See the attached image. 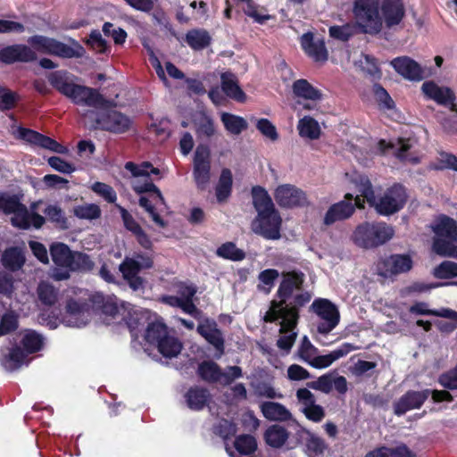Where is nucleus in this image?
I'll use <instances>...</instances> for the list:
<instances>
[{"mask_svg": "<svg viewBox=\"0 0 457 457\" xmlns=\"http://www.w3.org/2000/svg\"><path fill=\"white\" fill-rule=\"evenodd\" d=\"M306 386L308 388L328 394L333 388V377L330 373H327L319 377L315 381L308 382Z\"/></svg>", "mask_w": 457, "mask_h": 457, "instance_id": "0e129e2a", "label": "nucleus"}, {"mask_svg": "<svg viewBox=\"0 0 457 457\" xmlns=\"http://www.w3.org/2000/svg\"><path fill=\"white\" fill-rule=\"evenodd\" d=\"M355 211L353 203L340 201L332 204L327 211L323 222L325 225L329 226L337 221L344 220L350 218Z\"/></svg>", "mask_w": 457, "mask_h": 457, "instance_id": "a878e982", "label": "nucleus"}, {"mask_svg": "<svg viewBox=\"0 0 457 457\" xmlns=\"http://www.w3.org/2000/svg\"><path fill=\"white\" fill-rule=\"evenodd\" d=\"M293 93L296 97L306 100L318 101L322 97L320 89L314 87L307 79H300L295 80L292 86Z\"/></svg>", "mask_w": 457, "mask_h": 457, "instance_id": "72a5a7b5", "label": "nucleus"}, {"mask_svg": "<svg viewBox=\"0 0 457 457\" xmlns=\"http://www.w3.org/2000/svg\"><path fill=\"white\" fill-rule=\"evenodd\" d=\"M123 320H125L131 336L133 337H137V332L146 328V325L149 322V315L146 312L132 311L129 312Z\"/></svg>", "mask_w": 457, "mask_h": 457, "instance_id": "c9c22d12", "label": "nucleus"}, {"mask_svg": "<svg viewBox=\"0 0 457 457\" xmlns=\"http://www.w3.org/2000/svg\"><path fill=\"white\" fill-rule=\"evenodd\" d=\"M78 105H86L94 108H107L112 104L99 91L87 86L74 83L67 96Z\"/></svg>", "mask_w": 457, "mask_h": 457, "instance_id": "ddd939ff", "label": "nucleus"}, {"mask_svg": "<svg viewBox=\"0 0 457 457\" xmlns=\"http://www.w3.org/2000/svg\"><path fill=\"white\" fill-rule=\"evenodd\" d=\"M301 46L304 53L315 62H326L328 51L323 40H315L312 32L304 33L301 37Z\"/></svg>", "mask_w": 457, "mask_h": 457, "instance_id": "4be33fe9", "label": "nucleus"}, {"mask_svg": "<svg viewBox=\"0 0 457 457\" xmlns=\"http://www.w3.org/2000/svg\"><path fill=\"white\" fill-rule=\"evenodd\" d=\"M435 170H452L457 171V156L452 153L445 151L439 152V158L437 159V163L435 165Z\"/></svg>", "mask_w": 457, "mask_h": 457, "instance_id": "680f3d73", "label": "nucleus"}, {"mask_svg": "<svg viewBox=\"0 0 457 457\" xmlns=\"http://www.w3.org/2000/svg\"><path fill=\"white\" fill-rule=\"evenodd\" d=\"M398 148L396 149L395 154L397 159H399L402 162L410 161L412 163H418L419 159L418 158H408V152L412 147V140L411 138H405V137H399L398 138Z\"/></svg>", "mask_w": 457, "mask_h": 457, "instance_id": "338daca9", "label": "nucleus"}, {"mask_svg": "<svg viewBox=\"0 0 457 457\" xmlns=\"http://www.w3.org/2000/svg\"><path fill=\"white\" fill-rule=\"evenodd\" d=\"M196 374L203 381L209 384H215L220 382L222 370L220 366L213 361H203L197 367Z\"/></svg>", "mask_w": 457, "mask_h": 457, "instance_id": "7c9ffc66", "label": "nucleus"}, {"mask_svg": "<svg viewBox=\"0 0 457 457\" xmlns=\"http://www.w3.org/2000/svg\"><path fill=\"white\" fill-rule=\"evenodd\" d=\"M19 101L20 96L16 92L3 87L0 94V111L5 112L14 109Z\"/></svg>", "mask_w": 457, "mask_h": 457, "instance_id": "13d9d810", "label": "nucleus"}, {"mask_svg": "<svg viewBox=\"0 0 457 457\" xmlns=\"http://www.w3.org/2000/svg\"><path fill=\"white\" fill-rule=\"evenodd\" d=\"M305 275L301 270L282 272V280L276 292V297L270 303V308L263 316L266 323L279 321V333L287 334L293 331L300 319V309L312 299L308 291L294 295L295 290H302Z\"/></svg>", "mask_w": 457, "mask_h": 457, "instance_id": "f257e3e1", "label": "nucleus"}, {"mask_svg": "<svg viewBox=\"0 0 457 457\" xmlns=\"http://www.w3.org/2000/svg\"><path fill=\"white\" fill-rule=\"evenodd\" d=\"M352 183L370 206L375 204V192L372 183L367 175L356 174L353 177Z\"/></svg>", "mask_w": 457, "mask_h": 457, "instance_id": "58836bf2", "label": "nucleus"}, {"mask_svg": "<svg viewBox=\"0 0 457 457\" xmlns=\"http://www.w3.org/2000/svg\"><path fill=\"white\" fill-rule=\"evenodd\" d=\"M73 78V75L64 70L53 71L47 77L50 85L65 96L74 84Z\"/></svg>", "mask_w": 457, "mask_h": 457, "instance_id": "c756f323", "label": "nucleus"}, {"mask_svg": "<svg viewBox=\"0 0 457 457\" xmlns=\"http://www.w3.org/2000/svg\"><path fill=\"white\" fill-rule=\"evenodd\" d=\"M435 278L439 279H450L457 278V262L452 261H444L433 270Z\"/></svg>", "mask_w": 457, "mask_h": 457, "instance_id": "864d4df0", "label": "nucleus"}, {"mask_svg": "<svg viewBox=\"0 0 457 457\" xmlns=\"http://www.w3.org/2000/svg\"><path fill=\"white\" fill-rule=\"evenodd\" d=\"M28 353L20 346L12 347L9 353L5 355L4 360V366L9 370H15L19 369L26 361Z\"/></svg>", "mask_w": 457, "mask_h": 457, "instance_id": "de8ad7c7", "label": "nucleus"}, {"mask_svg": "<svg viewBox=\"0 0 457 457\" xmlns=\"http://www.w3.org/2000/svg\"><path fill=\"white\" fill-rule=\"evenodd\" d=\"M197 333L215 349V357L220 359L225 353V338L214 320L206 319L197 326Z\"/></svg>", "mask_w": 457, "mask_h": 457, "instance_id": "a211bd4d", "label": "nucleus"}, {"mask_svg": "<svg viewBox=\"0 0 457 457\" xmlns=\"http://www.w3.org/2000/svg\"><path fill=\"white\" fill-rule=\"evenodd\" d=\"M93 303V313H101L111 318H116L120 312L117 302L111 296H105L102 293L91 295Z\"/></svg>", "mask_w": 457, "mask_h": 457, "instance_id": "393cba45", "label": "nucleus"}, {"mask_svg": "<svg viewBox=\"0 0 457 457\" xmlns=\"http://www.w3.org/2000/svg\"><path fill=\"white\" fill-rule=\"evenodd\" d=\"M421 92L426 99L457 113L456 95L451 87L439 86L434 80H427L421 86Z\"/></svg>", "mask_w": 457, "mask_h": 457, "instance_id": "4468645a", "label": "nucleus"}, {"mask_svg": "<svg viewBox=\"0 0 457 457\" xmlns=\"http://www.w3.org/2000/svg\"><path fill=\"white\" fill-rule=\"evenodd\" d=\"M91 189L110 204L115 203L117 200L115 190L108 184L97 181L92 185Z\"/></svg>", "mask_w": 457, "mask_h": 457, "instance_id": "e2e57ef3", "label": "nucleus"}, {"mask_svg": "<svg viewBox=\"0 0 457 457\" xmlns=\"http://www.w3.org/2000/svg\"><path fill=\"white\" fill-rule=\"evenodd\" d=\"M289 433L287 429L281 425H271L264 433L266 444L273 448H280L287 441Z\"/></svg>", "mask_w": 457, "mask_h": 457, "instance_id": "f704fd0d", "label": "nucleus"}, {"mask_svg": "<svg viewBox=\"0 0 457 457\" xmlns=\"http://www.w3.org/2000/svg\"><path fill=\"white\" fill-rule=\"evenodd\" d=\"M85 43L97 54H107L111 51V46L108 45L107 41L103 38L102 34L97 29H93L90 32Z\"/></svg>", "mask_w": 457, "mask_h": 457, "instance_id": "3c124183", "label": "nucleus"}, {"mask_svg": "<svg viewBox=\"0 0 457 457\" xmlns=\"http://www.w3.org/2000/svg\"><path fill=\"white\" fill-rule=\"evenodd\" d=\"M2 262L5 268L16 271L24 265L25 258L19 248L10 247L4 252Z\"/></svg>", "mask_w": 457, "mask_h": 457, "instance_id": "37998d69", "label": "nucleus"}, {"mask_svg": "<svg viewBox=\"0 0 457 457\" xmlns=\"http://www.w3.org/2000/svg\"><path fill=\"white\" fill-rule=\"evenodd\" d=\"M392 226L386 222H363L353 233L354 244L364 249H373L388 242L394 236Z\"/></svg>", "mask_w": 457, "mask_h": 457, "instance_id": "39448f33", "label": "nucleus"}, {"mask_svg": "<svg viewBox=\"0 0 457 457\" xmlns=\"http://www.w3.org/2000/svg\"><path fill=\"white\" fill-rule=\"evenodd\" d=\"M354 27L346 23L342 26L334 25L328 29L329 36L335 39L346 42L354 35Z\"/></svg>", "mask_w": 457, "mask_h": 457, "instance_id": "052dcab7", "label": "nucleus"}, {"mask_svg": "<svg viewBox=\"0 0 457 457\" xmlns=\"http://www.w3.org/2000/svg\"><path fill=\"white\" fill-rule=\"evenodd\" d=\"M27 41L29 46L12 45L15 62H33L37 60V52L62 59L81 58L86 54L83 46L71 37L69 38L70 45L43 35L31 36Z\"/></svg>", "mask_w": 457, "mask_h": 457, "instance_id": "7ed1b4c3", "label": "nucleus"}, {"mask_svg": "<svg viewBox=\"0 0 457 457\" xmlns=\"http://www.w3.org/2000/svg\"><path fill=\"white\" fill-rule=\"evenodd\" d=\"M233 177L231 170L224 168L221 170L218 184L216 186V198L219 203L225 202L231 195Z\"/></svg>", "mask_w": 457, "mask_h": 457, "instance_id": "ea45409f", "label": "nucleus"}, {"mask_svg": "<svg viewBox=\"0 0 457 457\" xmlns=\"http://www.w3.org/2000/svg\"><path fill=\"white\" fill-rule=\"evenodd\" d=\"M22 349L28 353H36L43 347L44 341L41 335L35 331L26 333L21 341Z\"/></svg>", "mask_w": 457, "mask_h": 457, "instance_id": "09e8293b", "label": "nucleus"}, {"mask_svg": "<svg viewBox=\"0 0 457 457\" xmlns=\"http://www.w3.org/2000/svg\"><path fill=\"white\" fill-rule=\"evenodd\" d=\"M430 395V389L408 390L394 403V413L400 417L413 409H420Z\"/></svg>", "mask_w": 457, "mask_h": 457, "instance_id": "aec40b11", "label": "nucleus"}, {"mask_svg": "<svg viewBox=\"0 0 457 457\" xmlns=\"http://www.w3.org/2000/svg\"><path fill=\"white\" fill-rule=\"evenodd\" d=\"M184 398L187 406L190 410L199 411L208 406L212 400V395L206 387L193 386L187 389L184 395Z\"/></svg>", "mask_w": 457, "mask_h": 457, "instance_id": "b1692460", "label": "nucleus"}, {"mask_svg": "<svg viewBox=\"0 0 457 457\" xmlns=\"http://www.w3.org/2000/svg\"><path fill=\"white\" fill-rule=\"evenodd\" d=\"M193 178L196 187L204 191L211 180V151L208 145H199L193 160Z\"/></svg>", "mask_w": 457, "mask_h": 457, "instance_id": "f8f14e48", "label": "nucleus"}, {"mask_svg": "<svg viewBox=\"0 0 457 457\" xmlns=\"http://www.w3.org/2000/svg\"><path fill=\"white\" fill-rule=\"evenodd\" d=\"M221 90L229 98L244 103L246 100V95L238 85L237 79L231 72L221 74Z\"/></svg>", "mask_w": 457, "mask_h": 457, "instance_id": "cd10ccee", "label": "nucleus"}, {"mask_svg": "<svg viewBox=\"0 0 457 457\" xmlns=\"http://www.w3.org/2000/svg\"><path fill=\"white\" fill-rule=\"evenodd\" d=\"M311 309L323 320L317 326L319 333L328 335L338 325L340 320L339 311L336 304L328 299H315L311 305Z\"/></svg>", "mask_w": 457, "mask_h": 457, "instance_id": "9b49d317", "label": "nucleus"}, {"mask_svg": "<svg viewBox=\"0 0 457 457\" xmlns=\"http://www.w3.org/2000/svg\"><path fill=\"white\" fill-rule=\"evenodd\" d=\"M263 416L269 420L287 421L291 419V412L281 403L264 402L261 404Z\"/></svg>", "mask_w": 457, "mask_h": 457, "instance_id": "2f4dec72", "label": "nucleus"}, {"mask_svg": "<svg viewBox=\"0 0 457 457\" xmlns=\"http://www.w3.org/2000/svg\"><path fill=\"white\" fill-rule=\"evenodd\" d=\"M408 194L405 187L395 183L384 192L379 198L375 197L373 207L376 212L384 216H389L400 212L406 204Z\"/></svg>", "mask_w": 457, "mask_h": 457, "instance_id": "0eeeda50", "label": "nucleus"}, {"mask_svg": "<svg viewBox=\"0 0 457 457\" xmlns=\"http://www.w3.org/2000/svg\"><path fill=\"white\" fill-rule=\"evenodd\" d=\"M74 215L82 220H96L101 216V209L96 204L78 205L73 210Z\"/></svg>", "mask_w": 457, "mask_h": 457, "instance_id": "5fc2aeb1", "label": "nucleus"}, {"mask_svg": "<svg viewBox=\"0 0 457 457\" xmlns=\"http://www.w3.org/2000/svg\"><path fill=\"white\" fill-rule=\"evenodd\" d=\"M413 268V260L409 253H392L380 258L377 262V273L384 278H394L408 273Z\"/></svg>", "mask_w": 457, "mask_h": 457, "instance_id": "6e6552de", "label": "nucleus"}, {"mask_svg": "<svg viewBox=\"0 0 457 457\" xmlns=\"http://www.w3.org/2000/svg\"><path fill=\"white\" fill-rule=\"evenodd\" d=\"M95 267L94 261L85 253L74 251L72 263L69 270L53 269L52 278L55 281L67 280L71 272H90Z\"/></svg>", "mask_w": 457, "mask_h": 457, "instance_id": "6ab92c4d", "label": "nucleus"}, {"mask_svg": "<svg viewBox=\"0 0 457 457\" xmlns=\"http://www.w3.org/2000/svg\"><path fill=\"white\" fill-rule=\"evenodd\" d=\"M49 220L55 223L60 228H68V220L63 211L57 205H48L44 211Z\"/></svg>", "mask_w": 457, "mask_h": 457, "instance_id": "6e6d98bb", "label": "nucleus"}, {"mask_svg": "<svg viewBox=\"0 0 457 457\" xmlns=\"http://www.w3.org/2000/svg\"><path fill=\"white\" fill-rule=\"evenodd\" d=\"M37 294L38 300L44 305L53 306L58 301L59 291L49 282L41 281L37 286Z\"/></svg>", "mask_w": 457, "mask_h": 457, "instance_id": "c03bdc74", "label": "nucleus"}, {"mask_svg": "<svg viewBox=\"0 0 457 457\" xmlns=\"http://www.w3.org/2000/svg\"><path fill=\"white\" fill-rule=\"evenodd\" d=\"M297 129L299 130V135L303 137L314 140L320 137L321 131L320 125L318 121L311 116H304L298 122Z\"/></svg>", "mask_w": 457, "mask_h": 457, "instance_id": "79ce46f5", "label": "nucleus"}, {"mask_svg": "<svg viewBox=\"0 0 457 457\" xmlns=\"http://www.w3.org/2000/svg\"><path fill=\"white\" fill-rule=\"evenodd\" d=\"M373 93L378 105L385 110H393L395 104L388 92L378 83L373 85Z\"/></svg>", "mask_w": 457, "mask_h": 457, "instance_id": "4d7b16f0", "label": "nucleus"}, {"mask_svg": "<svg viewBox=\"0 0 457 457\" xmlns=\"http://www.w3.org/2000/svg\"><path fill=\"white\" fill-rule=\"evenodd\" d=\"M17 137L32 145L47 149L54 153L66 154L69 152L68 147L62 145L55 139L31 129H27L21 126L18 127Z\"/></svg>", "mask_w": 457, "mask_h": 457, "instance_id": "dca6fc26", "label": "nucleus"}, {"mask_svg": "<svg viewBox=\"0 0 457 457\" xmlns=\"http://www.w3.org/2000/svg\"><path fill=\"white\" fill-rule=\"evenodd\" d=\"M220 120L225 129L233 135H239L242 131L245 130L248 127L246 120L240 116L229 113L222 112Z\"/></svg>", "mask_w": 457, "mask_h": 457, "instance_id": "a18cd8bd", "label": "nucleus"}, {"mask_svg": "<svg viewBox=\"0 0 457 457\" xmlns=\"http://www.w3.org/2000/svg\"><path fill=\"white\" fill-rule=\"evenodd\" d=\"M234 447L238 455H236L230 448L226 447L227 452L231 457H240L241 455H249L255 452L257 443L255 438L251 435H240L234 441Z\"/></svg>", "mask_w": 457, "mask_h": 457, "instance_id": "4c0bfd02", "label": "nucleus"}, {"mask_svg": "<svg viewBox=\"0 0 457 457\" xmlns=\"http://www.w3.org/2000/svg\"><path fill=\"white\" fill-rule=\"evenodd\" d=\"M282 219L278 210L259 212L252 222L253 231L268 240H278L281 237Z\"/></svg>", "mask_w": 457, "mask_h": 457, "instance_id": "1a4fd4ad", "label": "nucleus"}, {"mask_svg": "<svg viewBox=\"0 0 457 457\" xmlns=\"http://www.w3.org/2000/svg\"><path fill=\"white\" fill-rule=\"evenodd\" d=\"M434 231L439 237L457 242V221L451 217L442 215Z\"/></svg>", "mask_w": 457, "mask_h": 457, "instance_id": "a19ab883", "label": "nucleus"}, {"mask_svg": "<svg viewBox=\"0 0 457 457\" xmlns=\"http://www.w3.org/2000/svg\"><path fill=\"white\" fill-rule=\"evenodd\" d=\"M253 204L257 212H268L276 209L271 197L266 189L261 186H253L251 190Z\"/></svg>", "mask_w": 457, "mask_h": 457, "instance_id": "e433bc0d", "label": "nucleus"}, {"mask_svg": "<svg viewBox=\"0 0 457 457\" xmlns=\"http://www.w3.org/2000/svg\"><path fill=\"white\" fill-rule=\"evenodd\" d=\"M438 383L448 390H457V364L438 377Z\"/></svg>", "mask_w": 457, "mask_h": 457, "instance_id": "69168bd1", "label": "nucleus"}, {"mask_svg": "<svg viewBox=\"0 0 457 457\" xmlns=\"http://www.w3.org/2000/svg\"><path fill=\"white\" fill-rule=\"evenodd\" d=\"M18 326V316L12 311L4 313L0 320V337L15 331Z\"/></svg>", "mask_w": 457, "mask_h": 457, "instance_id": "bf43d9fd", "label": "nucleus"}, {"mask_svg": "<svg viewBox=\"0 0 457 457\" xmlns=\"http://www.w3.org/2000/svg\"><path fill=\"white\" fill-rule=\"evenodd\" d=\"M186 43L195 51H200L211 45L212 37L204 29H193L185 36Z\"/></svg>", "mask_w": 457, "mask_h": 457, "instance_id": "473e14b6", "label": "nucleus"}, {"mask_svg": "<svg viewBox=\"0 0 457 457\" xmlns=\"http://www.w3.org/2000/svg\"><path fill=\"white\" fill-rule=\"evenodd\" d=\"M85 116H96L95 128L113 134H124L130 130L133 120L125 113L113 110L96 112L87 110Z\"/></svg>", "mask_w": 457, "mask_h": 457, "instance_id": "423d86ee", "label": "nucleus"}, {"mask_svg": "<svg viewBox=\"0 0 457 457\" xmlns=\"http://www.w3.org/2000/svg\"><path fill=\"white\" fill-rule=\"evenodd\" d=\"M303 433L306 435L304 446L307 455L309 457H323L329 449L326 440L309 429H303Z\"/></svg>", "mask_w": 457, "mask_h": 457, "instance_id": "c85d7f7f", "label": "nucleus"}, {"mask_svg": "<svg viewBox=\"0 0 457 457\" xmlns=\"http://www.w3.org/2000/svg\"><path fill=\"white\" fill-rule=\"evenodd\" d=\"M50 255L55 267L54 269L69 270L72 263L74 251L64 243L56 242L50 245Z\"/></svg>", "mask_w": 457, "mask_h": 457, "instance_id": "bb28decb", "label": "nucleus"}, {"mask_svg": "<svg viewBox=\"0 0 457 457\" xmlns=\"http://www.w3.org/2000/svg\"><path fill=\"white\" fill-rule=\"evenodd\" d=\"M394 70L410 81H420L425 78L422 67L409 56H399L390 62Z\"/></svg>", "mask_w": 457, "mask_h": 457, "instance_id": "412c9836", "label": "nucleus"}, {"mask_svg": "<svg viewBox=\"0 0 457 457\" xmlns=\"http://www.w3.org/2000/svg\"><path fill=\"white\" fill-rule=\"evenodd\" d=\"M93 314L91 295L88 298H70L65 304L64 321L68 326H86Z\"/></svg>", "mask_w": 457, "mask_h": 457, "instance_id": "9d476101", "label": "nucleus"}, {"mask_svg": "<svg viewBox=\"0 0 457 457\" xmlns=\"http://www.w3.org/2000/svg\"><path fill=\"white\" fill-rule=\"evenodd\" d=\"M421 92L426 99L457 113L456 95L451 87L439 86L434 80H427L421 86Z\"/></svg>", "mask_w": 457, "mask_h": 457, "instance_id": "2eb2a0df", "label": "nucleus"}, {"mask_svg": "<svg viewBox=\"0 0 457 457\" xmlns=\"http://www.w3.org/2000/svg\"><path fill=\"white\" fill-rule=\"evenodd\" d=\"M195 132L199 137L210 138L216 133L214 120L209 115L203 113L196 122Z\"/></svg>", "mask_w": 457, "mask_h": 457, "instance_id": "603ef678", "label": "nucleus"}, {"mask_svg": "<svg viewBox=\"0 0 457 457\" xmlns=\"http://www.w3.org/2000/svg\"><path fill=\"white\" fill-rule=\"evenodd\" d=\"M216 255L232 262H240L245 258V251L237 248L236 244L233 242L221 244L216 250Z\"/></svg>", "mask_w": 457, "mask_h": 457, "instance_id": "49530a36", "label": "nucleus"}, {"mask_svg": "<svg viewBox=\"0 0 457 457\" xmlns=\"http://www.w3.org/2000/svg\"><path fill=\"white\" fill-rule=\"evenodd\" d=\"M24 204L21 203L20 198L16 195L0 194V212L4 214H14L21 210Z\"/></svg>", "mask_w": 457, "mask_h": 457, "instance_id": "8fccbe9b", "label": "nucleus"}, {"mask_svg": "<svg viewBox=\"0 0 457 457\" xmlns=\"http://www.w3.org/2000/svg\"><path fill=\"white\" fill-rule=\"evenodd\" d=\"M274 197L277 204L284 208L303 207L308 204L305 192L291 184L278 186Z\"/></svg>", "mask_w": 457, "mask_h": 457, "instance_id": "f3484780", "label": "nucleus"}, {"mask_svg": "<svg viewBox=\"0 0 457 457\" xmlns=\"http://www.w3.org/2000/svg\"><path fill=\"white\" fill-rule=\"evenodd\" d=\"M133 190L137 194L154 193L156 195V197L160 200V202L162 204H164V197L162 196V192L149 178H146V179L142 183H137L136 185H134Z\"/></svg>", "mask_w": 457, "mask_h": 457, "instance_id": "774afa93", "label": "nucleus"}, {"mask_svg": "<svg viewBox=\"0 0 457 457\" xmlns=\"http://www.w3.org/2000/svg\"><path fill=\"white\" fill-rule=\"evenodd\" d=\"M353 12L361 30L371 36L386 29L399 25L404 16L405 8L402 0H354Z\"/></svg>", "mask_w": 457, "mask_h": 457, "instance_id": "f03ea898", "label": "nucleus"}, {"mask_svg": "<svg viewBox=\"0 0 457 457\" xmlns=\"http://www.w3.org/2000/svg\"><path fill=\"white\" fill-rule=\"evenodd\" d=\"M119 270L130 288L136 291L143 287L144 279L139 276L141 270L137 260L125 257Z\"/></svg>", "mask_w": 457, "mask_h": 457, "instance_id": "5701e85b", "label": "nucleus"}, {"mask_svg": "<svg viewBox=\"0 0 457 457\" xmlns=\"http://www.w3.org/2000/svg\"><path fill=\"white\" fill-rule=\"evenodd\" d=\"M144 338L149 345L156 346L166 358L178 356L183 348L182 343L171 333L162 318L147 323Z\"/></svg>", "mask_w": 457, "mask_h": 457, "instance_id": "20e7f679", "label": "nucleus"}]
</instances>
